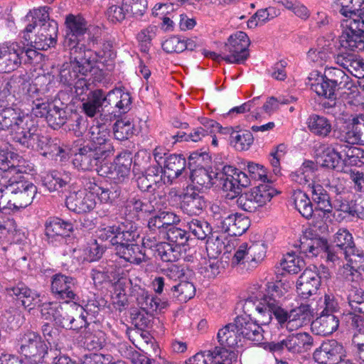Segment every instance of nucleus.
<instances>
[{
	"instance_id": "obj_1",
	"label": "nucleus",
	"mask_w": 364,
	"mask_h": 364,
	"mask_svg": "<svg viewBox=\"0 0 364 364\" xmlns=\"http://www.w3.org/2000/svg\"><path fill=\"white\" fill-rule=\"evenodd\" d=\"M289 287L282 282L269 284L267 294L261 285L254 284L249 289V295L245 299L244 308L250 311L255 307L261 323L267 324L274 316L277 322L282 326L292 331L302 327L311 319L314 309L309 304L287 310L283 307V301L289 291Z\"/></svg>"
},
{
	"instance_id": "obj_2",
	"label": "nucleus",
	"mask_w": 364,
	"mask_h": 364,
	"mask_svg": "<svg viewBox=\"0 0 364 364\" xmlns=\"http://www.w3.org/2000/svg\"><path fill=\"white\" fill-rule=\"evenodd\" d=\"M14 140L21 146L33 150L44 151L43 154H52L60 157V161L67 159V153L57 143H50L49 139L42 134L31 116L20 109L16 110V117L9 126Z\"/></svg>"
},
{
	"instance_id": "obj_3",
	"label": "nucleus",
	"mask_w": 364,
	"mask_h": 364,
	"mask_svg": "<svg viewBox=\"0 0 364 364\" xmlns=\"http://www.w3.org/2000/svg\"><path fill=\"white\" fill-rule=\"evenodd\" d=\"M139 234L135 227L122 224L100 228L97 231V237L101 241H109L113 251L120 258L127 262L139 264L145 259V254L141 247L135 244Z\"/></svg>"
},
{
	"instance_id": "obj_4",
	"label": "nucleus",
	"mask_w": 364,
	"mask_h": 364,
	"mask_svg": "<svg viewBox=\"0 0 364 364\" xmlns=\"http://www.w3.org/2000/svg\"><path fill=\"white\" fill-rule=\"evenodd\" d=\"M49 14L46 7L34 9L25 17L26 23L23 31V38L31 41L38 50H47L56 43L57 23L48 21Z\"/></svg>"
},
{
	"instance_id": "obj_5",
	"label": "nucleus",
	"mask_w": 364,
	"mask_h": 364,
	"mask_svg": "<svg viewBox=\"0 0 364 364\" xmlns=\"http://www.w3.org/2000/svg\"><path fill=\"white\" fill-rule=\"evenodd\" d=\"M191 179L193 183L205 188L210 187L219 181L223 191L228 192L231 198L240 193L242 187L250 184L247 176L231 166H225L220 172L200 167L191 171Z\"/></svg>"
},
{
	"instance_id": "obj_6",
	"label": "nucleus",
	"mask_w": 364,
	"mask_h": 364,
	"mask_svg": "<svg viewBox=\"0 0 364 364\" xmlns=\"http://www.w3.org/2000/svg\"><path fill=\"white\" fill-rule=\"evenodd\" d=\"M15 152L0 151V191L7 194H18L20 205H30L37 192L36 186L23 176H12Z\"/></svg>"
},
{
	"instance_id": "obj_7",
	"label": "nucleus",
	"mask_w": 364,
	"mask_h": 364,
	"mask_svg": "<svg viewBox=\"0 0 364 364\" xmlns=\"http://www.w3.org/2000/svg\"><path fill=\"white\" fill-rule=\"evenodd\" d=\"M333 242L338 248L336 253L329 250L326 240L319 237L308 238L303 236L300 240V249L308 257H315L325 252L328 261L336 262L340 259V255L351 252L355 247L352 235L345 228H341L336 232Z\"/></svg>"
},
{
	"instance_id": "obj_8",
	"label": "nucleus",
	"mask_w": 364,
	"mask_h": 364,
	"mask_svg": "<svg viewBox=\"0 0 364 364\" xmlns=\"http://www.w3.org/2000/svg\"><path fill=\"white\" fill-rule=\"evenodd\" d=\"M73 60L64 63L60 70V81L69 87H72L74 81L77 79L78 73L85 75L87 73H92L96 75L100 72L97 63V54L91 49L83 50V53H77L70 55Z\"/></svg>"
},
{
	"instance_id": "obj_9",
	"label": "nucleus",
	"mask_w": 364,
	"mask_h": 364,
	"mask_svg": "<svg viewBox=\"0 0 364 364\" xmlns=\"http://www.w3.org/2000/svg\"><path fill=\"white\" fill-rule=\"evenodd\" d=\"M16 346L17 351L30 364L43 363L48 353V346L41 336L31 331L19 333L16 338Z\"/></svg>"
},
{
	"instance_id": "obj_10",
	"label": "nucleus",
	"mask_w": 364,
	"mask_h": 364,
	"mask_svg": "<svg viewBox=\"0 0 364 364\" xmlns=\"http://www.w3.org/2000/svg\"><path fill=\"white\" fill-rule=\"evenodd\" d=\"M313 346V338L308 333H292L279 342L268 344V349L275 356H287V353L300 354L309 350Z\"/></svg>"
},
{
	"instance_id": "obj_11",
	"label": "nucleus",
	"mask_w": 364,
	"mask_h": 364,
	"mask_svg": "<svg viewBox=\"0 0 364 364\" xmlns=\"http://www.w3.org/2000/svg\"><path fill=\"white\" fill-rule=\"evenodd\" d=\"M67 31L64 41V46L70 50V55L77 53H83L85 50L81 39L87 30L85 20L80 16L69 15L66 18Z\"/></svg>"
},
{
	"instance_id": "obj_12",
	"label": "nucleus",
	"mask_w": 364,
	"mask_h": 364,
	"mask_svg": "<svg viewBox=\"0 0 364 364\" xmlns=\"http://www.w3.org/2000/svg\"><path fill=\"white\" fill-rule=\"evenodd\" d=\"M339 43L344 49L352 51L364 50V30L354 20L341 21Z\"/></svg>"
},
{
	"instance_id": "obj_13",
	"label": "nucleus",
	"mask_w": 364,
	"mask_h": 364,
	"mask_svg": "<svg viewBox=\"0 0 364 364\" xmlns=\"http://www.w3.org/2000/svg\"><path fill=\"white\" fill-rule=\"evenodd\" d=\"M250 41L243 31H237L231 35L225 44V50L228 54L223 56V60L229 63H241L249 56L248 47Z\"/></svg>"
},
{
	"instance_id": "obj_14",
	"label": "nucleus",
	"mask_w": 364,
	"mask_h": 364,
	"mask_svg": "<svg viewBox=\"0 0 364 364\" xmlns=\"http://www.w3.org/2000/svg\"><path fill=\"white\" fill-rule=\"evenodd\" d=\"M74 311H82V306L70 302H65L63 304L58 302H46L41 305V317L47 321H53L56 325L61 327L72 326L70 322L66 319H61V316L63 314H72Z\"/></svg>"
},
{
	"instance_id": "obj_15",
	"label": "nucleus",
	"mask_w": 364,
	"mask_h": 364,
	"mask_svg": "<svg viewBox=\"0 0 364 364\" xmlns=\"http://www.w3.org/2000/svg\"><path fill=\"white\" fill-rule=\"evenodd\" d=\"M132 159L129 153H122L119 154L113 164H108L104 161V164L97 168V173L100 176L109 177L119 183L128 178L130 173Z\"/></svg>"
},
{
	"instance_id": "obj_16",
	"label": "nucleus",
	"mask_w": 364,
	"mask_h": 364,
	"mask_svg": "<svg viewBox=\"0 0 364 364\" xmlns=\"http://www.w3.org/2000/svg\"><path fill=\"white\" fill-rule=\"evenodd\" d=\"M24 48L19 43L10 42L0 46V73H11L22 63Z\"/></svg>"
},
{
	"instance_id": "obj_17",
	"label": "nucleus",
	"mask_w": 364,
	"mask_h": 364,
	"mask_svg": "<svg viewBox=\"0 0 364 364\" xmlns=\"http://www.w3.org/2000/svg\"><path fill=\"white\" fill-rule=\"evenodd\" d=\"M343 145L323 144L319 147L316 154L317 164L323 167L335 169L338 171L343 170Z\"/></svg>"
},
{
	"instance_id": "obj_18",
	"label": "nucleus",
	"mask_w": 364,
	"mask_h": 364,
	"mask_svg": "<svg viewBox=\"0 0 364 364\" xmlns=\"http://www.w3.org/2000/svg\"><path fill=\"white\" fill-rule=\"evenodd\" d=\"M109 136V131L105 124L93 125L87 133L89 142L87 145L93 148L101 155L108 157L114 151Z\"/></svg>"
},
{
	"instance_id": "obj_19",
	"label": "nucleus",
	"mask_w": 364,
	"mask_h": 364,
	"mask_svg": "<svg viewBox=\"0 0 364 364\" xmlns=\"http://www.w3.org/2000/svg\"><path fill=\"white\" fill-rule=\"evenodd\" d=\"M321 285V277L316 266L306 268L296 282V291L303 299L316 294Z\"/></svg>"
},
{
	"instance_id": "obj_20",
	"label": "nucleus",
	"mask_w": 364,
	"mask_h": 364,
	"mask_svg": "<svg viewBox=\"0 0 364 364\" xmlns=\"http://www.w3.org/2000/svg\"><path fill=\"white\" fill-rule=\"evenodd\" d=\"M107 158L86 144L80 147L75 154L73 164L79 170L90 171L95 168L97 171V168L104 164Z\"/></svg>"
},
{
	"instance_id": "obj_21",
	"label": "nucleus",
	"mask_w": 364,
	"mask_h": 364,
	"mask_svg": "<svg viewBox=\"0 0 364 364\" xmlns=\"http://www.w3.org/2000/svg\"><path fill=\"white\" fill-rule=\"evenodd\" d=\"M65 204L67 208L77 213H87L92 210L97 205L95 194L92 188L90 190H80L70 193L67 196Z\"/></svg>"
},
{
	"instance_id": "obj_22",
	"label": "nucleus",
	"mask_w": 364,
	"mask_h": 364,
	"mask_svg": "<svg viewBox=\"0 0 364 364\" xmlns=\"http://www.w3.org/2000/svg\"><path fill=\"white\" fill-rule=\"evenodd\" d=\"M345 356L343 345L336 340L323 342L314 353V359L319 364H333Z\"/></svg>"
},
{
	"instance_id": "obj_23",
	"label": "nucleus",
	"mask_w": 364,
	"mask_h": 364,
	"mask_svg": "<svg viewBox=\"0 0 364 364\" xmlns=\"http://www.w3.org/2000/svg\"><path fill=\"white\" fill-rule=\"evenodd\" d=\"M311 194V198L316 205V208L323 213H330L333 208L338 211L348 213L350 207L346 203H340L336 200L332 205L330 198L323 187L318 183H312L309 188Z\"/></svg>"
},
{
	"instance_id": "obj_24",
	"label": "nucleus",
	"mask_w": 364,
	"mask_h": 364,
	"mask_svg": "<svg viewBox=\"0 0 364 364\" xmlns=\"http://www.w3.org/2000/svg\"><path fill=\"white\" fill-rule=\"evenodd\" d=\"M143 245L149 249L155 248L156 257L166 262H173L179 259L181 247L170 242L156 243L154 237L147 236L143 239Z\"/></svg>"
},
{
	"instance_id": "obj_25",
	"label": "nucleus",
	"mask_w": 364,
	"mask_h": 364,
	"mask_svg": "<svg viewBox=\"0 0 364 364\" xmlns=\"http://www.w3.org/2000/svg\"><path fill=\"white\" fill-rule=\"evenodd\" d=\"M76 281L74 278L62 274L53 276L51 281V291L60 299L70 302L75 299V288Z\"/></svg>"
},
{
	"instance_id": "obj_26",
	"label": "nucleus",
	"mask_w": 364,
	"mask_h": 364,
	"mask_svg": "<svg viewBox=\"0 0 364 364\" xmlns=\"http://www.w3.org/2000/svg\"><path fill=\"white\" fill-rule=\"evenodd\" d=\"M306 85L318 96L326 98H331L336 91V86L326 75H323L318 71H312L309 73Z\"/></svg>"
},
{
	"instance_id": "obj_27",
	"label": "nucleus",
	"mask_w": 364,
	"mask_h": 364,
	"mask_svg": "<svg viewBox=\"0 0 364 364\" xmlns=\"http://www.w3.org/2000/svg\"><path fill=\"white\" fill-rule=\"evenodd\" d=\"M183 211L190 215H198L207 207V201L200 192L190 189L183 194L181 201Z\"/></svg>"
},
{
	"instance_id": "obj_28",
	"label": "nucleus",
	"mask_w": 364,
	"mask_h": 364,
	"mask_svg": "<svg viewBox=\"0 0 364 364\" xmlns=\"http://www.w3.org/2000/svg\"><path fill=\"white\" fill-rule=\"evenodd\" d=\"M186 168V160L180 156L170 155L166 157L164 170L161 168L164 184H171L181 176Z\"/></svg>"
},
{
	"instance_id": "obj_29",
	"label": "nucleus",
	"mask_w": 364,
	"mask_h": 364,
	"mask_svg": "<svg viewBox=\"0 0 364 364\" xmlns=\"http://www.w3.org/2000/svg\"><path fill=\"white\" fill-rule=\"evenodd\" d=\"M249 220L241 214L235 213L228 215L221 221L219 228L230 235H241L249 228Z\"/></svg>"
},
{
	"instance_id": "obj_30",
	"label": "nucleus",
	"mask_w": 364,
	"mask_h": 364,
	"mask_svg": "<svg viewBox=\"0 0 364 364\" xmlns=\"http://www.w3.org/2000/svg\"><path fill=\"white\" fill-rule=\"evenodd\" d=\"M9 294L15 296L25 309L28 311L34 309L36 306H41V299L40 294L36 291L31 290L23 284H18L16 286L9 289Z\"/></svg>"
},
{
	"instance_id": "obj_31",
	"label": "nucleus",
	"mask_w": 364,
	"mask_h": 364,
	"mask_svg": "<svg viewBox=\"0 0 364 364\" xmlns=\"http://www.w3.org/2000/svg\"><path fill=\"white\" fill-rule=\"evenodd\" d=\"M235 322L241 338L255 343L262 341L263 338L262 329L256 322L247 316H238L235 319Z\"/></svg>"
},
{
	"instance_id": "obj_32",
	"label": "nucleus",
	"mask_w": 364,
	"mask_h": 364,
	"mask_svg": "<svg viewBox=\"0 0 364 364\" xmlns=\"http://www.w3.org/2000/svg\"><path fill=\"white\" fill-rule=\"evenodd\" d=\"M160 168L157 166L149 167L144 174L139 176L136 178L138 187L142 191L154 192L156 188H160L163 184L162 176Z\"/></svg>"
},
{
	"instance_id": "obj_33",
	"label": "nucleus",
	"mask_w": 364,
	"mask_h": 364,
	"mask_svg": "<svg viewBox=\"0 0 364 364\" xmlns=\"http://www.w3.org/2000/svg\"><path fill=\"white\" fill-rule=\"evenodd\" d=\"M317 170V163L306 160L298 169L291 173V178L299 185L307 186L310 188L312 183H316L314 179Z\"/></svg>"
},
{
	"instance_id": "obj_34",
	"label": "nucleus",
	"mask_w": 364,
	"mask_h": 364,
	"mask_svg": "<svg viewBox=\"0 0 364 364\" xmlns=\"http://www.w3.org/2000/svg\"><path fill=\"white\" fill-rule=\"evenodd\" d=\"M339 326V318L333 314H320L311 323L312 331L317 335L328 336L336 331Z\"/></svg>"
},
{
	"instance_id": "obj_35",
	"label": "nucleus",
	"mask_w": 364,
	"mask_h": 364,
	"mask_svg": "<svg viewBox=\"0 0 364 364\" xmlns=\"http://www.w3.org/2000/svg\"><path fill=\"white\" fill-rule=\"evenodd\" d=\"M132 293L136 296V300L141 309L146 311H161L168 306L166 301H161L158 297H153L144 289L135 286Z\"/></svg>"
},
{
	"instance_id": "obj_36",
	"label": "nucleus",
	"mask_w": 364,
	"mask_h": 364,
	"mask_svg": "<svg viewBox=\"0 0 364 364\" xmlns=\"http://www.w3.org/2000/svg\"><path fill=\"white\" fill-rule=\"evenodd\" d=\"M321 40L316 46L311 48L307 53V60L309 63L316 67H322L330 63L333 55L332 48L329 45H322Z\"/></svg>"
},
{
	"instance_id": "obj_37",
	"label": "nucleus",
	"mask_w": 364,
	"mask_h": 364,
	"mask_svg": "<svg viewBox=\"0 0 364 364\" xmlns=\"http://www.w3.org/2000/svg\"><path fill=\"white\" fill-rule=\"evenodd\" d=\"M218 339L223 346L230 348L238 346L242 342V338L236 322L229 323L220 328L218 332Z\"/></svg>"
},
{
	"instance_id": "obj_38",
	"label": "nucleus",
	"mask_w": 364,
	"mask_h": 364,
	"mask_svg": "<svg viewBox=\"0 0 364 364\" xmlns=\"http://www.w3.org/2000/svg\"><path fill=\"white\" fill-rule=\"evenodd\" d=\"M73 231L71 223L58 218H49L45 225V232L48 237H67Z\"/></svg>"
},
{
	"instance_id": "obj_39",
	"label": "nucleus",
	"mask_w": 364,
	"mask_h": 364,
	"mask_svg": "<svg viewBox=\"0 0 364 364\" xmlns=\"http://www.w3.org/2000/svg\"><path fill=\"white\" fill-rule=\"evenodd\" d=\"M202 124L207 129H205L203 127H197L193 129L188 134H184L181 136H176L178 138H180L181 140H183L184 138L185 141H191L193 142L200 141L203 137L207 136L208 134H213L215 132H221L223 128L220 125L219 123L216 122L214 120L211 119H205V122H203ZM179 139H177L176 141H178Z\"/></svg>"
},
{
	"instance_id": "obj_40",
	"label": "nucleus",
	"mask_w": 364,
	"mask_h": 364,
	"mask_svg": "<svg viewBox=\"0 0 364 364\" xmlns=\"http://www.w3.org/2000/svg\"><path fill=\"white\" fill-rule=\"evenodd\" d=\"M82 110L85 114L90 117H94L105 102L107 103V95H105L102 90H96L91 92L87 99L82 100Z\"/></svg>"
},
{
	"instance_id": "obj_41",
	"label": "nucleus",
	"mask_w": 364,
	"mask_h": 364,
	"mask_svg": "<svg viewBox=\"0 0 364 364\" xmlns=\"http://www.w3.org/2000/svg\"><path fill=\"white\" fill-rule=\"evenodd\" d=\"M344 257L347 263L344 265L343 274L347 277L348 275H353V272L364 271V255L360 251L353 247V250L349 252H345L340 255V259Z\"/></svg>"
},
{
	"instance_id": "obj_42",
	"label": "nucleus",
	"mask_w": 364,
	"mask_h": 364,
	"mask_svg": "<svg viewBox=\"0 0 364 364\" xmlns=\"http://www.w3.org/2000/svg\"><path fill=\"white\" fill-rule=\"evenodd\" d=\"M71 176L67 171H53L48 173L43 178V185L50 192L58 191L71 182Z\"/></svg>"
},
{
	"instance_id": "obj_43",
	"label": "nucleus",
	"mask_w": 364,
	"mask_h": 364,
	"mask_svg": "<svg viewBox=\"0 0 364 364\" xmlns=\"http://www.w3.org/2000/svg\"><path fill=\"white\" fill-rule=\"evenodd\" d=\"M306 124L310 132L318 136H327L332 130L331 122L324 116L311 114Z\"/></svg>"
},
{
	"instance_id": "obj_44",
	"label": "nucleus",
	"mask_w": 364,
	"mask_h": 364,
	"mask_svg": "<svg viewBox=\"0 0 364 364\" xmlns=\"http://www.w3.org/2000/svg\"><path fill=\"white\" fill-rule=\"evenodd\" d=\"M248 192L260 208L264 206L277 193L269 183L260 184L251 188Z\"/></svg>"
},
{
	"instance_id": "obj_45",
	"label": "nucleus",
	"mask_w": 364,
	"mask_h": 364,
	"mask_svg": "<svg viewBox=\"0 0 364 364\" xmlns=\"http://www.w3.org/2000/svg\"><path fill=\"white\" fill-rule=\"evenodd\" d=\"M292 199L295 208L306 218L312 216L314 210L312 203L309 196L301 190H296L292 195Z\"/></svg>"
},
{
	"instance_id": "obj_46",
	"label": "nucleus",
	"mask_w": 364,
	"mask_h": 364,
	"mask_svg": "<svg viewBox=\"0 0 364 364\" xmlns=\"http://www.w3.org/2000/svg\"><path fill=\"white\" fill-rule=\"evenodd\" d=\"M107 104L114 105L122 112H125L129 109L131 105V97L127 92L121 89H115L107 95Z\"/></svg>"
},
{
	"instance_id": "obj_47",
	"label": "nucleus",
	"mask_w": 364,
	"mask_h": 364,
	"mask_svg": "<svg viewBox=\"0 0 364 364\" xmlns=\"http://www.w3.org/2000/svg\"><path fill=\"white\" fill-rule=\"evenodd\" d=\"M253 141V136L249 131L240 130L230 132V144L237 151L249 149Z\"/></svg>"
},
{
	"instance_id": "obj_48",
	"label": "nucleus",
	"mask_w": 364,
	"mask_h": 364,
	"mask_svg": "<svg viewBox=\"0 0 364 364\" xmlns=\"http://www.w3.org/2000/svg\"><path fill=\"white\" fill-rule=\"evenodd\" d=\"M343 167L345 166H360L364 164V150L355 147L343 145Z\"/></svg>"
},
{
	"instance_id": "obj_49",
	"label": "nucleus",
	"mask_w": 364,
	"mask_h": 364,
	"mask_svg": "<svg viewBox=\"0 0 364 364\" xmlns=\"http://www.w3.org/2000/svg\"><path fill=\"white\" fill-rule=\"evenodd\" d=\"M280 265L288 273L297 274L305 267V262L294 253H287L283 257Z\"/></svg>"
},
{
	"instance_id": "obj_50",
	"label": "nucleus",
	"mask_w": 364,
	"mask_h": 364,
	"mask_svg": "<svg viewBox=\"0 0 364 364\" xmlns=\"http://www.w3.org/2000/svg\"><path fill=\"white\" fill-rule=\"evenodd\" d=\"M134 132L132 122L127 118L117 120L113 127V133L116 139L125 140L131 137Z\"/></svg>"
},
{
	"instance_id": "obj_51",
	"label": "nucleus",
	"mask_w": 364,
	"mask_h": 364,
	"mask_svg": "<svg viewBox=\"0 0 364 364\" xmlns=\"http://www.w3.org/2000/svg\"><path fill=\"white\" fill-rule=\"evenodd\" d=\"M212 352L213 364H233L236 361L237 353L226 347H216Z\"/></svg>"
},
{
	"instance_id": "obj_52",
	"label": "nucleus",
	"mask_w": 364,
	"mask_h": 364,
	"mask_svg": "<svg viewBox=\"0 0 364 364\" xmlns=\"http://www.w3.org/2000/svg\"><path fill=\"white\" fill-rule=\"evenodd\" d=\"M131 284V280L120 278L114 284V292L112 296L113 303L119 306H124L127 302V289Z\"/></svg>"
},
{
	"instance_id": "obj_53",
	"label": "nucleus",
	"mask_w": 364,
	"mask_h": 364,
	"mask_svg": "<svg viewBox=\"0 0 364 364\" xmlns=\"http://www.w3.org/2000/svg\"><path fill=\"white\" fill-rule=\"evenodd\" d=\"M119 269H114L113 265L108 267H99L92 271V278L95 284H100L105 282H112L115 279V275L119 274Z\"/></svg>"
},
{
	"instance_id": "obj_54",
	"label": "nucleus",
	"mask_w": 364,
	"mask_h": 364,
	"mask_svg": "<svg viewBox=\"0 0 364 364\" xmlns=\"http://www.w3.org/2000/svg\"><path fill=\"white\" fill-rule=\"evenodd\" d=\"M277 15L278 12L274 7H269L268 9L258 10L257 13L247 21V26L252 28L259 25H262L267 20L273 18Z\"/></svg>"
},
{
	"instance_id": "obj_55",
	"label": "nucleus",
	"mask_w": 364,
	"mask_h": 364,
	"mask_svg": "<svg viewBox=\"0 0 364 364\" xmlns=\"http://www.w3.org/2000/svg\"><path fill=\"white\" fill-rule=\"evenodd\" d=\"M173 295L180 301L186 302L193 298L196 294V288L193 283L183 281L173 287Z\"/></svg>"
},
{
	"instance_id": "obj_56",
	"label": "nucleus",
	"mask_w": 364,
	"mask_h": 364,
	"mask_svg": "<svg viewBox=\"0 0 364 364\" xmlns=\"http://www.w3.org/2000/svg\"><path fill=\"white\" fill-rule=\"evenodd\" d=\"M325 75L336 87H345L348 83V76L341 69L326 65Z\"/></svg>"
},
{
	"instance_id": "obj_57",
	"label": "nucleus",
	"mask_w": 364,
	"mask_h": 364,
	"mask_svg": "<svg viewBox=\"0 0 364 364\" xmlns=\"http://www.w3.org/2000/svg\"><path fill=\"white\" fill-rule=\"evenodd\" d=\"M250 262H261L266 257L267 246L264 241L247 243Z\"/></svg>"
},
{
	"instance_id": "obj_58",
	"label": "nucleus",
	"mask_w": 364,
	"mask_h": 364,
	"mask_svg": "<svg viewBox=\"0 0 364 364\" xmlns=\"http://www.w3.org/2000/svg\"><path fill=\"white\" fill-rule=\"evenodd\" d=\"M66 119L65 111L53 103L46 118L49 125L53 129H58L65 123Z\"/></svg>"
},
{
	"instance_id": "obj_59",
	"label": "nucleus",
	"mask_w": 364,
	"mask_h": 364,
	"mask_svg": "<svg viewBox=\"0 0 364 364\" xmlns=\"http://www.w3.org/2000/svg\"><path fill=\"white\" fill-rule=\"evenodd\" d=\"M348 303L355 313L364 314V291L353 288L350 290L348 296Z\"/></svg>"
},
{
	"instance_id": "obj_60",
	"label": "nucleus",
	"mask_w": 364,
	"mask_h": 364,
	"mask_svg": "<svg viewBox=\"0 0 364 364\" xmlns=\"http://www.w3.org/2000/svg\"><path fill=\"white\" fill-rule=\"evenodd\" d=\"M166 235L168 242L178 245L180 247L186 243L188 238L186 231L176 226L170 227L166 231Z\"/></svg>"
},
{
	"instance_id": "obj_61",
	"label": "nucleus",
	"mask_w": 364,
	"mask_h": 364,
	"mask_svg": "<svg viewBox=\"0 0 364 364\" xmlns=\"http://www.w3.org/2000/svg\"><path fill=\"white\" fill-rule=\"evenodd\" d=\"M14 82L11 79L0 77V102L7 105L14 103L15 96L13 93Z\"/></svg>"
},
{
	"instance_id": "obj_62",
	"label": "nucleus",
	"mask_w": 364,
	"mask_h": 364,
	"mask_svg": "<svg viewBox=\"0 0 364 364\" xmlns=\"http://www.w3.org/2000/svg\"><path fill=\"white\" fill-rule=\"evenodd\" d=\"M230 247L229 242L225 245L222 240L217 237L215 240H208L206 250L210 257L217 258L223 251L225 252L230 251Z\"/></svg>"
},
{
	"instance_id": "obj_63",
	"label": "nucleus",
	"mask_w": 364,
	"mask_h": 364,
	"mask_svg": "<svg viewBox=\"0 0 364 364\" xmlns=\"http://www.w3.org/2000/svg\"><path fill=\"white\" fill-rule=\"evenodd\" d=\"M18 194H7L5 191H0V207L2 209L18 210L26 208L27 205H20L21 200Z\"/></svg>"
},
{
	"instance_id": "obj_64",
	"label": "nucleus",
	"mask_w": 364,
	"mask_h": 364,
	"mask_svg": "<svg viewBox=\"0 0 364 364\" xmlns=\"http://www.w3.org/2000/svg\"><path fill=\"white\" fill-rule=\"evenodd\" d=\"M188 227L190 232L200 240L205 239L210 232L208 224L198 219L191 220L188 223Z\"/></svg>"
}]
</instances>
